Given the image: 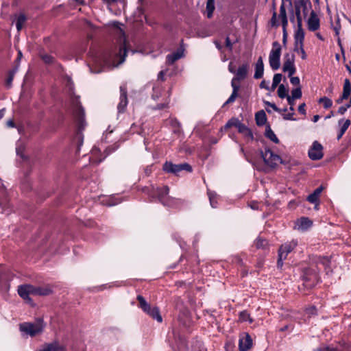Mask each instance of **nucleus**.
Returning <instances> with one entry per match:
<instances>
[{
  "label": "nucleus",
  "mask_w": 351,
  "mask_h": 351,
  "mask_svg": "<svg viewBox=\"0 0 351 351\" xmlns=\"http://www.w3.org/2000/svg\"><path fill=\"white\" fill-rule=\"evenodd\" d=\"M237 130H238V132L240 133V134H242L244 133L245 132V130H247V127L242 123L241 122L239 124V125L237 126Z\"/></svg>",
  "instance_id": "13d9d810"
},
{
  "label": "nucleus",
  "mask_w": 351,
  "mask_h": 351,
  "mask_svg": "<svg viewBox=\"0 0 351 351\" xmlns=\"http://www.w3.org/2000/svg\"><path fill=\"white\" fill-rule=\"evenodd\" d=\"M308 29L310 32H315L320 27V20L315 11L312 10L307 21Z\"/></svg>",
  "instance_id": "f3484780"
},
{
  "label": "nucleus",
  "mask_w": 351,
  "mask_h": 351,
  "mask_svg": "<svg viewBox=\"0 0 351 351\" xmlns=\"http://www.w3.org/2000/svg\"><path fill=\"white\" fill-rule=\"evenodd\" d=\"M72 104L73 107V117L77 125V130L73 140L77 142V152H78L83 144L84 136L82 130H84L86 126L85 112L84 108L77 99L73 100Z\"/></svg>",
  "instance_id": "f257e3e1"
},
{
  "label": "nucleus",
  "mask_w": 351,
  "mask_h": 351,
  "mask_svg": "<svg viewBox=\"0 0 351 351\" xmlns=\"http://www.w3.org/2000/svg\"><path fill=\"white\" fill-rule=\"evenodd\" d=\"M281 46L278 41L272 43V49L269 53V62L271 68L276 71L280 66Z\"/></svg>",
  "instance_id": "0eeeda50"
},
{
  "label": "nucleus",
  "mask_w": 351,
  "mask_h": 351,
  "mask_svg": "<svg viewBox=\"0 0 351 351\" xmlns=\"http://www.w3.org/2000/svg\"><path fill=\"white\" fill-rule=\"evenodd\" d=\"M254 245L256 247V249H262L265 250L268 247V241L262 238V237H258L254 243Z\"/></svg>",
  "instance_id": "cd10ccee"
},
{
  "label": "nucleus",
  "mask_w": 351,
  "mask_h": 351,
  "mask_svg": "<svg viewBox=\"0 0 351 351\" xmlns=\"http://www.w3.org/2000/svg\"><path fill=\"white\" fill-rule=\"evenodd\" d=\"M42 60L47 64H51L54 62V58L51 55L45 54L42 56Z\"/></svg>",
  "instance_id": "49530a36"
},
{
  "label": "nucleus",
  "mask_w": 351,
  "mask_h": 351,
  "mask_svg": "<svg viewBox=\"0 0 351 351\" xmlns=\"http://www.w3.org/2000/svg\"><path fill=\"white\" fill-rule=\"evenodd\" d=\"M243 135L245 137H247V138H248L250 140H253L254 139L253 133H252V130L250 128H247V130H245V132L244 133H243Z\"/></svg>",
  "instance_id": "4d7b16f0"
},
{
  "label": "nucleus",
  "mask_w": 351,
  "mask_h": 351,
  "mask_svg": "<svg viewBox=\"0 0 351 351\" xmlns=\"http://www.w3.org/2000/svg\"><path fill=\"white\" fill-rule=\"evenodd\" d=\"M119 53L121 56V61H124L127 53L125 40H124L123 43L119 47Z\"/></svg>",
  "instance_id": "37998d69"
},
{
  "label": "nucleus",
  "mask_w": 351,
  "mask_h": 351,
  "mask_svg": "<svg viewBox=\"0 0 351 351\" xmlns=\"http://www.w3.org/2000/svg\"><path fill=\"white\" fill-rule=\"evenodd\" d=\"M261 156L264 162L271 168H275L282 160L280 156L274 154L269 147H265L264 152L261 150Z\"/></svg>",
  "instance_id": "1a4fd4ad"
},
{
  "label": "nucleus",
  "mask_w": 351,
  "mask_h": 351,
  "mask_svg": "<svg viewBox=\"0 0 351 351\" xmlns=\"http://www.w3.org/2000/svg\"><path fill=\"white\" fill-rule=\"evenodd\" d=\"M255 120L258 126H263L266 123L267 119L264 110H260L255 114Z\"/></svg>",
  "instance_id": "a878e982"
},
{
  "label": "nucleus",
  "mask_w": 351,
  "mask_h": 351,
  "mask_svg": "<svg viewBox=\"0 0 351 351\" xmlns=\"http://www.w3.org/2000/svg\"><path fill=\"white\" fill-rule=\"evenodd\" d=\"M316 351H339L337 348H332L330 346H326L323 348H320L316 350Z\"/></svg>",
  "instance_id": "052dcab7"
},
{
  "label": "nucleus",
  "mask_w": 351,
  "mask_h": 351,
  "mask_svg": "<svg viewBox=\"0 0 351 351\" xmlns=\"http://www.w3.org/2000/svg\"><path fill=\"white\" fill-rule=\"evenodd\" d=\"M252 346V339L250 335L245 333L243 336L241 337L239 341V351H247Z\"/></svg>",
  "instance_id": "a211bd4d"
},
{
  "label": "nucleus",
  "mask_w": 351,
  "mask_h": 351,
  "mask_svg": "<svg viewBox=\"0 0 351 351\" xmlns=\"http://www.w3.org/2000/svg\"><path fill=\"white\" fill-rule=\"evenodd\" d=\"M184 56V49L179 48L176 51L168 54L166 56V63L168 65L173 64L177 60Z\"/></svg>",
  "instance_id": "aec40b11"
},
{
  "label": "nucleus",
  "mask_w": 351,
  "mask_h": 351,
  "mask_svg": "<svg viewBox=\"0 0 351 351\" xmlns=\"http://www.w3.org/2000/svg\"><path fill=\"white\" fill-rule=\"evenodd\" d=\"M119 88L120 98L119 102L117 105V110L119 113H123L125 112L128 104V90L125 85H121Z\"/></svg>",
  "instance_id": "ddd939ff"
},
{
  "label": "nucleus",
  "mask_w": 351,
  "mask_h": 351,
  "mask_svg": "<svg viewBox=\"0 0 351 351\" xmlns=\"http://www.w3.org/2000/svg\"><path fill=\"white\" fill-rule=\"evenodd\" d=\"M298 230L301 231H306L313 226V221L306 217H302L298 219L295 223Z\"/></svg>",
  "instance_id": "412c9836"
},
{
  "label": "nucleus",
  "mask_w": 351,
  "mask_h": 351,
  "mask_svg": "<svg viewBox=\"0 0 351 351\" xmlns=\"http://www.w3.org/2000/svg\"><path fill=\"white\" fill-rule=\"evenodd\" d=\"M27 17L24 14H20L16 19V26L18 31L21 30L23 24L25 23Z\"/></svg>",
  "instance_id": "72a5a7b5"
},
{
  "label": "nucleus",
  "mask_w": 351,
  "mask_h": 351,
  "mask_svg": "<svg viewBox=\"0 0 351 351\" xmlns=\"http://www.w3.org/2000/svg\"><path fill=\"white\" fill-rule=\"evenodd\" d=\"M265 104L269 107H271L274 111L280 113L281 108L277 107V106L274 103H271L267 101H264Z\"/></svg>",
  "instance_id": "09e8293b"
},
{
  "label": "nucleus",
  "mask_w": 351,
  "mask_h": 351,
  "mask_svg": "<svg viewBox=\"0 0 351 351\" xmlns=\"http://www.w3.org/2000/svg\"><path fill=\"white\" fill-rule=\"evenodd\" d=\"M14 74H15L14 70L9 71V72L8 73V76H7V78L5 82V85L8 88H10L12 86Z\"/></svg>",
  "instance_id": "f704fd0d"
},
{
  "label": "nucleus",
  "mask_w": 351,
  "mask_h": 351,
  "mask_svg": "<svg viewBox=\"0 0 351 351\" xmlns=\"http://www.w3.org/2000/svg\"><path fill=\"white\" fill-rule=\"evenodd\" d=\"M278 18L280 21L287 19L285 2L282 1L280 6V14Z\"/></svg>",
  "instance_id": "79ce46f5"
},
{
  "label": "nucleus",
  "mask_w": 351,
  "mask_h": 351,
  "mask_svg": "<svg viewBox=\"0 0 351 351\" xmlns=\"http://www.w3.org/2000/svg\"><path fill=\"white\" fill-rule=\"evenodd\" d=\"M138 301V307L141 308L145 313L156 320L158 323L162 322V317L160 315V309L156 306H152L149 304L141 295L136 297Z\"/></svg>",
  "instance_id": "20e7f679"
},
{
  "label": "nucleus",
  "mask_w": 351,
  "mask_h": 351,
  "mask_svg": "<svg viewBox=\"0 0 351 351\" xmlns=\"http://www.w3.org/2000/svg\"><path fill=\"white\" fill-rule=\"evenodd\" d=\"M295 56L294 54L286 53L285 55V61L282 66L284 72H288V76L291 77L296 72L295 66Z\"/></svg>",
  "instance_id": "9b49d317"
},
{
  "label": "nucleus",
  "mask_w": 351,
  "mask_h": 351,
  "mask_svg": "<svg viewBox=\"0 0 351 351\" xmlns=\"http://www.w3.org/2000/svg\"><path fill=\"white\" fill-rule=\"evenodd\" d=\"M265 135L267 138L271 140L272 142H274L275 143H279V139L278 138V137L276 136V134L271 130L269 124L267 125V126H266Z\"/></svg>",
  "instance_id": "bb28decb"
},
{
  "label": "nucleus",
  "mask_w": 351,
  "mask_h": 351,
  "mask_svg": "<svg viewBox=\"0 0 351 351\" xmlns=\"http://www.w3.org/2000/svg\"><path fill=\"white\" fill-rule=\"evenodd\" d=\"M18 294L26 302L29 303L32 302L29 295H34V285L26 284L19 286Z\"/></svg>",
  "instance_id": "4468645a"
},
{
  "label": "nucleus",
  "mask_w": 351,
  "mask_h": 351,
  "mask_svg": "<svg viewBox=\"0 0 351 351\" xmlns=\"http://www.w3.org/2000/svg\"><path fill=\"white\" fill-rule=\"evenodd\" d=\"M226 47L229 49L230 51H232L233 43L231 42L228 36L226 37L225 40Z\"/></svg>",
  "instance_id": "bf43d9fd"
},
{
  "label": "nucleus",
  "mask_w": 351,
  "mask_h": 351,
  "mask_svg": "<svg viewBox=\"0 0 351 351\" xmlns=\"http://www.w3.org/2000/svg\"><path fill=\"white\" fill-rule=\"evenodd\" d=\"M48 348H49V350L51 351H64L65 347L62 345H61L59 341H53L51 343H47Z\"/></svg>",
  "instance_id": "c756f323"
},
{
  "label": "nucleus",
  "mask_w": 351,
  "mask_h": 351,
  "mask_svg": "<svg viewBox=\"0 0 351 351\" xmlns=\"http://www.w3.org/2000/svg\"><path fill=\"white\" fill-rule=\"evenodd\" d=\"M318 102L322 104L326 109H328L332 106V100L326 97H321Z\"/></svg>",
  "instance_id": "4c0bfd02"
},
{
  "label": "nucleus",
  "mask_w": 351,
  "mask_h": 351,
  "mask_svg": "<svg viewBox=\"0 0 351 351\" xmlns=\"http://www.w3.org/2000/svg\"><path fill=\"white\" fill-rule=\"evenodd\" d=\"M324 190L322 185L317 187L312 193L308 195L306 197V200L311 204H315L316 206L319 204L320 194Z\"/></svg>",
  "instance_id": "4be33fe9"
},
{
  "label": "nucleus",
  "mask_w": 351,
  "mask_h": 351,
  "mask_svg": "<svg viewBox=\"0 0 351 351\" xmlns=\"http://www.w3.org/2000/svg\"><path fill=\"white\" fill-rule=\"evenodd\" d=\"M282 74L280 73H276L274 75V77H273V82H272V86H271V88L272 89H275L280 84V82H281L282 80Z\"/></svg>",
  "instance_id": "a19ab883"
},
{
  "label": "nucleus",
  "mask_w": 351,
  "mask_h": 351,
  "mask_svg": "<svg viewBox=\"0 0 351 351\" xmlns=\"http://www.w3.org/2000/svg\"><path fill=\"white\" fill-rule=\"evenodd\" d=\"M319 269L317 266L305 267L302 270L300 279L302 281L300 290H310L320 281Z\"/></svg>",
  "instance_id": "f03ea898"
},
{
  "label": "nucleus",
  "mask_w": 351,
  "mask_h": 351,
  "mask_svg": "<svg viewBox=\"0 0 351 351\" xmlns=\"http://www.w3.org/2000/svg\"><path fill=\"white\" fill-rule=\"evenodd\" d=\"M169 193V188L168 186L165 185L162 187H158L156 190V195L157 196L158 200L165 206L169 205L168 202L169 200V197H168V194Z\"/></svg>",
  "instance_id": "2eb2a0df"
},
{
  "label": "nucleus",
  "mask_w": 351,
  "mask_h": 351,
  "mask_svg": "<svg viewBox=\"0 0 351 351\" xmlns=\"http://www.w3.org/2000/svg\"><path fill=\"white\" fill-rule=\"evenodd\" d=\"M293 115H294V112H291V113H288V114H284L283 119L285 120L295 121V119L293 117Z\"/></svg>",
  "instance_id": "e2e57ef3"
},
{
  "label": "nucleus",
  "mask_w": 351,
  "mask_h": 351,
  "mask_svg": "<svg viewBox=\"0 0 351 351\" xmlns=\"http://www.w3.org/2000/svg\"><path fill=\"white\" fill-rule=\"evenodd\" d=\"M281 24H282V32H287V28L288 26V19H283L282 21H281Z\"/></svg>",
  "instance_id": "338daca9"
},
{
  "label": "nucleus",
  "mask_w": 351,
  "mask_h": 351,
  "mask_svg": "<svg viewBox=\"0 0 351 351\" xmlns=\"http://www.w3.org/2000/svg\"><path fill=\"white\" fill-rule=\"evenodd\" d=\"M294 7L297 21H302V18L301 16V10H302L304 16L307 14V5L306 1L295 0Z\"/></svg>",
  "instance_id": "dca6fc26"
},
{
  "label": "nucleus",
  "mask_w": 351,
  "mask_h": 351,
  "mask_svg": "<svg viewBox=\"0 0 351 351\" xmlns=\"http://www.w3.org/2000/svg\"><path fill=\"white\" fill-rule=\"evenodd\" d=\"M270 25L272 27H278L280 25V23L277 21V13L275 10H274L271 18Z\"/></svg>",
  "instance_id": "c03bdc74"
},
{
  "label": "nucleus",
  "mask_w": 351,
  "mask_h": 351,
  "mask_svg": "<svg viewBox=\"0 0 351 351\" xmlns=\"http://www.w3.org/2000/svg\"><path fill=\"white\" fill-rule=\"evenodd\" d=\"M308 157L313 160H320L324 156L323 146L317 141H315L308 152Z\"/></svg>",
  "instance_id": "9d476101"
},
{
  "label": "nucleus",
  "mask_w": 351,
  "mask_h": 351,
  "mask_svg": "<svg viewBox=\"0 0 351 351\" xmlns=\"http://www.w3.org/2000/svg\"><path fill=\"white\" fill-rule=\"evenodd\" d=\"M162 170L167 173H173L178 176L182 171L192 172V167L188 163L176 165L171 161H166L162 165Z\"/></svg>",
  "instance_id": "6e6552de"
},
{
  "label": "nucleus",
  "mask_w": 351,
  "mask_h": 351,
  "mask_svg": "<svg viewBox=\"0 0 351 351\" xmlns=\"http://www.w3.org/2000/svg\"><path fill=\"white\" fill-rule=\"evenodd\" d=\"M241 123L239 119L237 117H232L230 119H229L226 125H224V129L228 130L229 128H231L232 127L237 128L239 124Z\"/></svg>",
  "instance_id": "7c9ffc66"
},
{
  "label": "nucleus",
  "mask_w": 351,
  "mask_h": 351,
  "mask_svg": "<svg viewBox=\"0 0 351 351\" xmlns=\"http://www.w3.org/2000/svg\"><path fill=\"white\" fill-rule=\"evenodd\" d=\"M298 29L294 34V51L298 52V47L304 45L305 37L302 28V21H297Z\"/></svg>",
  "instance_id": "f8f14e48"
},
{
  "label": "nucleus",
  "mask_w": 351,
  "mask_h": 351,
  "mask_svg": "<svg viewBox=\"0 0 351 351\" xmlns=\"http://www.w3.org/2000/svg\"><path fill=\"white\" fill-rule=\"evenodd\" d=\"M20 330L29 335L31 337H35L41 333L44 328L43 320L39 319L36 323L24 322L19 326Z\"/></svg>",
  "instance_id": "423d86ee"
},
{
  "label": "nucleus",
  "mask_w": 351,
  "mask_h": 351,
  "mask_svg": "<svg viewBox=\"0 0 351 351\" xmlns=\"http://www.w3.org/2000/svg\"><path fill=\"white\" fill-rule=\"evenodd\" d=\"M287 259L285 255H282L278 254V258L277 261V267L278 269H282L283 267V261Z\"/></svg>",
  "instance_id": "a18cd8bd"
},
{
  "label": "nucleus",
  "mask_w": 351,
  "mask_h": 351,
  "mask_svg": "<svg viewBox=\"0 0 351 351\" xmlns=\"http://www.w3.org/2000/svg\"><path fill=\"white\" fill-rule=\"evenodd\" d=\"M138 301V307L141 308L145 313L156 320L158 323L162 322V317L160 315V309L156 306H152L149 304L141 295L136 297Z\"/></svg>",
  "instance_id": "7ed1b4c3"
},
{
  "label": "nucleus",
  "mask_w": 351,
  "mask_h": 351,
  "mask_svg": "<svg viewBox=\"0 0 351 351\" xmlns=\"http://www.w3.org/2000/svg\"><path fill=\"white\" fill-rule=\"evenodd\" d=\"M239 319L240 322H246L249 320L251 323L253 321L252 319H250V315L247 311H241L239 315Z\"/></svg>",
  "instance_id": "ea45409f"
},
{
  "label": "nucleus",
  "mask_w": 351,
  "mask_h": 351,
  "mask_svg": "<svg viewBox=\"0 0 351 351\" xmlns=\"http://www.w3.org/2000/svg\"><path fill=\"white\" fill-rule=\"evenodd\" d=\"M138 301V307L141 308L145 313L156 320L158 323L162 322V317L160 315V309L156 306H152L149 304L141 295L136 297Z\"/></svg>",
  "instance_id": "39448f33"
},
{
  "label": "nucleus",
  "mask_w": 351,
  "mask_h": 351,
  "mask_svg": "<svg viewBox=\"0 0 351 351\" xmlns=\"http://www.w3.org/2000/svg\"><path fill=\"white\" fill-rule=\"evenodd\" d=\"M297 245L298 242L294 240L282 244L279 247L278 254L285 255V257L287 258L288 254L291 252Z\"/></svg>",
  "instance_id": "6ab92c4d"
},
{
  "label": "nucleus",
  "mask_w": 351,
  "mask_h": 351,
  "mask_svg": "<svg viewBox=\"0 0 351 351\" xmlns=\"http://www.w3.org/2000/svg\"><path fill=\"white\" fill-rule=\"evenodd\" d=\"M350 125V121L349 119H347L340 129V131L337 135V140H339L342 137L346 131L348 130Z\"/></svg>",
  "instance_id": "58836bf2"
},
{
  "label": "nucleus",
  "mask_w": 351,
  "mask_h": 351,
  "mask_svg": "<svg viewBox=\"0 0 351 351\" xmlns=\"http://www.w3.org/2000/svg\"><path fill=\"white\" fill-rule=\"evenodd\" d=\"M249 70V64L248 63L243 64L240 66L237 71H236V76L234 78H236L237 81H240L244 80L248 73Z\"/></svg>",
  "instance_id": "5701e85b"
},
{
  "label": "nucleus",
  "mask_w": 351,
  "mask_h": 351,
  "mask_svg": "<svg viewBox=\"0 0 351 351\" xmlns=\"http://www.w3.org/2000/svg\"><path fill=\"white\" fill-rule=\"evenodd\" d=\"M214 10H215V1L214 0H207L206 12H207L208 18L210 19L213 16Z\"/></svg>",
  "instance_id": "473e14b6"
},
{
  "label": "nucleus",
  "mask_w": 351,
  "mask_h": 351,
  "mask_svg": "<svg viewBox=\"0 0 351 351\" xmlns=\"http://www.w3.org/2000/svg\"><path fill=\"white\" fill-rule=\"evenodd\" d=\"M347 110L348 108L346 106V105L341 106L338 109V113H339L340 114H343L347 111Z\"/></svg>",
  "instance_id": "774afa93"
},
{
  "label": "nucleus",
  "mask_w": 351,
  "mask_h": 351,
  "mask_svg": "<svg viewBox=\"0 0 351 351\" xmlns=\"http://www.w3.org/2000/svg\"><path fill=\"white\" fill-rule=\"evenodd\" d=\"M300 51L302 56L301 58L302 60H305L306 58V53L304 49V45L298 47V52Z\"/></svg>",
  "instance_id": "0e129e2a"
},
{
  "label": "nucleus",
  "mask_w": 351,
  "mask_h": 351,
  "mask_svg": "<svg viewBox=\"0 0 351 351\" xmlns=\"http://www.w3.org/2000/svg\"><path fill=\"white\" fill-rule=\"evenodd\" d=\"M52 293V290L49 287H36L34 286V295H49Z\"/></svg>",
  "instance_id": "393cba45"
},
{
  "label": "nucleus",
  "mask_w": 351,
  "mask_h": 351,
  "mask_svg": "<svg viewBox=\"0 0 351 351\" xmlns=\"http://www.w3.org/2000/svg\"><path fill=\"white\" fill-rule=\"evenodd\" d=\"M287 102L289 104V110L291 112H294V105H295V99H292L290 98V96L287 97Z\"/></svg>",
  "instance_id": "6e6d98bb"
},
{
  "label": "nucleus",
  "mask_w": 351,
  "mask_h": 351,
  "mask_svg": "<svg viewBox=\"0 0 351 351\" xmlns=\"http://www.w3.org/2000/svg\"><path fill=\"white\" fill-rule=\"evenodd\" d=\"M351 93V84L348 79H346L344 81L343 88V99H348Z\"/></svg>",
  "instance_id": "c85d7f7f"
},
{
  "label": "nucleus",
  "mask_w": 351,
  "mask_h": 351,
  "mask_svg": "<svg viewBox=\"0 0 351 351\" xmlns=\"http://www.w3.org/2000/svg\"><path fill=\"white\" fill-rule=\"evenodd\" d=\"M264 73V64L262 57H259L255 64V73L254 77L255 79H261Z\"/></svg>",
  "instance_id": "b1692460"
},
{
  "label": "nucleus",
  "mask_w": 351,
  "mask_h": 351,
  "mask_svg": "<svg viewBox=\"0 0 351 351\" xmlns=\"http://www.w3.org/2000/svg\"><path fill=\"white\" fill-rule=\"evenodd\" d=\"M341 27V24H340V20L338 18L337 21H336V25L333 27V30L335 32V36H339Z\"/></svg>",
  "instance_id": "3c124183"
},
{
  "label": "nucleus",
  "mask_w": 351,
  "mask_h": 351,
  "mask_svg": "<svg viewBox=\"0 0 351 351\" xmlns=\"http://www.w3.org/2000/svg\"><path fill=\"white\" fill-rule=\"evenodd\" d=\"M289 77H290V82L291 83V84H293V86H298V87L300 86V80L298 77H293L292 75Z\"/></svg>",
  "instance_id": "603ef678"
},
{
  "label": "nucleus",
  "mask_w": 351,
  "mask_h": 351,
  "mask_svg": "<svg viewBox=\"0 0 351 351\" xmlns=\"http://www.w3.org/2000/svg\"><path fill=\"white\" fill-rule=\"evenodd\" d=\"M238 97V94H236L234 93H232L231 95L229 97V98L227 99V101L223 104V107L225 106L232 104L234 102L236 98Z\"/></svg>",
  "instance_id": "de8ad7c7"
},
{
  "label": "nucleus",
  "mask_w": 351,
  "mask_h": 351,
  "mask_svg": "<svg viewBox=\"0 0 351 351\" xmlns=\"http://www.w3.org/2000/svg\"><path fill=\"white\" fill-rule=\"evenodd\" d=\"M277 93H278V96L280 99H284V98H287V97L289 96L288 95V89L282 84H280L278 86V88Z\"/></svg>",
  "instance_id": "2f4dec72"
},
{
  "label": "nucleus",
  "mask_w": 351,
  "mask_h": 351,
  "mask_svg": "<svg viewBox=\"0 0 351 351\" xmlns=\"http://www.w3.org/2000/svg\"><path fill=\"white\" fill-rule=\"evenodd\" d=\"M317 308L314 306L306 308V313L308 315H317Z\"/></svg>",
  "instance_id": "8fccbe9b"
},
{
  "label": "nucleus",
  "mask_w": 351,
  "mask_h": 351,
  "mask_svg": "<svg viewBox=\"0 0 351 351\" xmlns=\"http://www.w3.org/2000/svg\"><path fill=\"white\" fill-rule=\"evenodd\" d=\"M302 96V89L300 86H298L291 90V95L290 98L292 99H300Z\"/></svg>",
  "instance_id": "c9c22d12"
},
{
  "label": "nucleus",
  "mask_w": 351,
  "mask_h": 351,
  "mask_svg": "<svg viewBox=\"0 0 351 351\" xmlns=\"http://www.w3.org/2000/svg\"><path fill=\"white\" fill-rule=\"evenodd\" d=\"M209 195V200H210V205L213 208H216L217 207V201L215 199V198L211 195V193H208Z\"/></svg>",
  "instance_id": "69168bd1"
},
{
  "label": "nucleus",
  "mask_w": 351,
  "mask_h": 351,
  "mask_svg": "<svg viewBox=\"0 0 351 351\" xmlns=\"http://www.w3.org/2000/svg\"><path fill=\"white\" fill-rule=\"evenodd\" d=\"M298 112L301 114H303V115L306 114V104L305 103H302L298 106Z\"/></svg>",
  "instance_id": "680f3d73"
},
{
  "label": "nucleus",
  "mask_w": 351,
  "mask_h": 351,
  "mask_svg": "<svg viewBox=\"0 0 351 351\" xmlns=\"http://www.w3.org/2000/svg\"><path fill=\"white\" fill-rule=\"evenodd\" d=\"M169 107V103H162L156 104L153 108L154 110H162Z\"/></svg>",
  "instance_id": "864d4df0"
},
{
  "label": "nucleus",
  "mask_w": 351,
  "mask_h": 351,
  "mask_svg": "<svg viewBox=\"0 0 351 351\" xmlns=\"http://www.w3.org/2000/svg\"><path fill=\"white\" fill-rule=\"evenodd\" d=\"M236 78H233L231 82V86L232 87V93L238 94V91L239 90V86L235 84Z\"/></svg>",
  "instance_id": "5fc2aeb1"
},
{
  "label": "nucleus",
  "mask_w": 351,
  "mask_h": 351,
  "mask_svg": "<svg viewBox=\"0 0 351 351\" xmlns=\"http://www.w3.org/2000/svg\"><path fill=\"white\" fill-rule=\"evenodd\" d=\"M316 263L322 265L326 270L330 268V260L328 257H319Z\"/></svg>",
  "instance_id": "e433bc0d"
}]
</instances>
